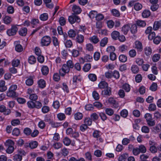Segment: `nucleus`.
<instances>
[{
    "label": "nucleus",
    "instance_id": "680f3d73",
    "mask_svg": "<svg viewBox=\"0 0 161 161\" xmlns=\"http://www.w3.org/2000/svg\"><path fill=\"white\" fill-rule=\"evenodd\" d=\"M107 26L109 28H112L114 25V22L111 20H109L107 22Z\"/></svg>",
    "mask_w": 161,
    "mask_h": 161
},
{
    "label": "nucleus",
    "instance_id": "39448f33",
    "mask_svg": "<svg viewBox=\"0 0 161 161\" xmlns=\"http://www.w3.org/2000/svg\"><path fill=\"white\" fill-rule=\"evenodd\" d=\"M69 69L66 64H63L59 70V73L60 76H64L69 71Z\"/></svg>",
    "mask_w": 161,
    "mask_h": 161
},
{
    "label": "nucleus",
    "instance_id": "f3484780",
    "mask_svg": "<svg viewBox=\"0 0 161 161\" xmlns=\"http://www.w3.org/2000/svg\"><path fill=\"white\" fill-rule=\"evenodd\" d=\"M130 29V26L128 25H124L122 28V31L124 34H126Z\"/></svg>",
    "mask_w": 161,
    "mask_h": 161
},
{
    "label": "nucleus",
    "instance_id": "a18cd8bd",
    "mask_svg": "<svg viewBox=\"0 0 161 161\" xmlns=\"http://www.w3.org/2000/svg\"><path fill=\"white\" fill-rule=\"evenodd\" d=\"M115 50V48L114 46H110L107 47L106 51L108 53H114Z\"/></svg>",
    "mask_w": 161,
    "mask_h": 161
},
{
    "label": "nucleus",
    "instance_id": "3c124183",
    "mask_svg": "<svg viewBox=\"0 0 161 161\" xmlns=\"http://www.w3.org/2000/svg\"><path fill=\"white\" fill-rule=\"evenodd\" d=\"M105 111L106 114L109 116L112 115L114 113L113 110L110 108H106Z\"/></svg>",
    "mask_w": 161,
    "mask_h": 161
},
{
    "label": "nucleus",
    "instance_id": "58836bf2",
    "mask_svg": "<svg viewBox=\"0 0 161 161\" xmlns=\"http://www.w3.org/2000/svg\"><path fill=\"white\" fill-rule=\"evenodd\" d=\"M27 33V29L25 27L21 28L19 31V35L22 36H25Z\"/></svg>",
    "mask_w": 161,
    "mask_h": 161
},
{
    "label": "nucleus",
    "instance_id": "6e6d98bb",
    "mask_svg": "<svg viewBox=\"0 0 161 161\" xmlns=\"http://www.w3.org/2000/svg\"><path fill=\"white\" fill-rule=\"evenodd\" d=\"M154 43L156 44H159L161 40V38L159 36H157L153 39Z\"/></svg>",
    "mask_w": 161,
    "mask_h": 161
},
{
    "label": "nucleus",
    "instance_id": "f257e3e1",
    "mask_svg": "<svg viewBox=\"0 0 161 161\" xmlns=\"http://www.w3.org/2000/svg\"><path fill=\"white\" fill-rule=\"evenodd\" d=\"M17 88V86L16 85H11L7 92V96L9 97H15L17 95L15 91Z\"/></svg>",
    "mask_w": 161,
    "mask_h": 161
},
{
    "label": "nucleus",
    "instance_id": "ea45409f",
    "mask_svg": "<svg viewBox=\"0 0 161 161\" xmlns=\"http://www.w3.org/2000/svg\"><path fill=\"white\" fill-rule=\"evenodd\" d=\"M14 142L12 140L8 139L6 141L5 143V145L7 147L13 146H14Z\"/></svg>",
    "mask_w": 161,
    "mask_h": 161
},
{
    "label": "nucleus",
    "instance_id": "72a5a7b5",
    "mask_svg": "<svg viewBox=\"0 0 161 161\" xmlns=\"http://www.w3.org/2000/svg\"><path fill=\"white\" fill-rule=\"evenodd\" d=\"M108 42V38L107 37H104L100 41V45L101 47H104Z\"/></svg>",
    "mask_w": 161,
    "mask_h": 161
},
{
    "label": "nucleus",
    "instance_id": "6ab92c4d",
    "mask_svg": "<svg viewBox=\"0 0 161 161\" xmlns=\"http://www.w3.org/2000/svg\"><path fill=\"white\" fill-rule=\"evenodd\" d=\"M38 86L42 88H43L46 86V82L43 79H40L37 82Z\"/></svg>",
    "mask_w": 161,
    "mask_h": 161
},
{
    "label": "nucleus",
    "instance_id": "13d9d810",
    "mask_svg": "<svg viewBox=\"0 0 161 161\" xmlns=\"http://www.w3.org/2000/svg\"><path fill=\"white\" fill-rule=\"evenodd\" d=\"M123 88L126 92H129L130 90V86L128 84H125L123 86Z\"/></svg>",
    "mask_w": 161,
    "mask_h": 161
},
{
    "label": "nucleus",
    "instance_id": "9b49d317",
    "mask_svg": "<svg viewBox=\"0 0 161 161\" xmlns=\"http://www.w3.org/2000/svg\"><path fill=\"white\" fill-rule=\"evenodd\" d=\"M72 10L73 12L76 14H79L81 11L80 8L79 6L75 5H73Z\"/></svg>",
    "mask_w": 161,
    "mask_h": 161
},
{
    "label": "nucleus",
    "instance_id": "de8ad7c7",
    "mask_svg": "<svg viewBox=\"0 0 161 161\" xmlns=\"http://www.w3.org/2000/svg\"><path fill=\"white\" fill-rule=\"evenodd\" d=\"M88 77L90 80L92 81H95L97 79V76L95 74H90L88 75Z\"/></svg>",
    "mask_w": 161,
    "mask_h": 161
},
{
    "label": "nucleus",
    "instance_id": "cd10ccee",
    "mask_svg": "<svg viewBox=\"0 0 161 161\" xmlns=\"http://www.w3.org/2000/svg\"><path fill=\"white\" fill-rule=\"evenodd\" d=\"M61 87L63 90L64 92L67 93H68L69 92L68 87L66 83H62L61 86Z\"/></svg>",
    "mask_w": 161,
    "mask_h": 161
},
{
    "label": "nucleus",
    "instance_id": "49530a36",
    "mask_svg": "<svg viewBox=\"0 0 161 161\" xmlns=\"http://www.w3.org/2000/svg\"><path fill=\"white\" fill-rule=\"evenodd\" d=\"M142 5L138 3H136L134 6L135 9L136 11L140 10L142 8Z\"/></svg>",
    "mask_w": 161,
    "mask_h": 161
},
{
    "label": "nucleus",
    "instance_id": "2eb2a0df",
    "mask_svg": "<svg viewBox=\"0 0 161 161\" xmlns=\"http://www.w3.org/2000/svg\"><path fill=\"white\" fill-rule=\"evenodd\" d=\"M3 22L6 24H10L12 21L11 18L8 16H6L3 17Z\"/></svg>",
    "mask_w": 161,
    "mask_h": 161
},
{
    "label": "nucleus",
    "instance_id": "7ed1b4c3",
    "mask_svg": "<svg viewBox=\"0 0 161 161\" xmlns=\"http://www.w3.org/2000/svg\"><path fill=\"white\" fill-rule=\"evenodd\" d=\"M79 61L80 64H83L85 62H91L92 60V57L88 54L85 55L84 58L80 57L79 59Z\"/></svg>",
    "mask_w": 161,
    "mask_h": 161
},
{
    "label": "nucleus",
    "instance_id": "774afa93",
    "mask_svg": "<svg viewBox=\"0 0 161 161\" xmlns=\"http://www.w3.org/2000/svg\"><path fill=\"white\" fill-rule=\"evenodd\" d=\"M130 31L132 33L135 34L137 31V27L135 25H132L131 27L130 28Z\"/></svg>",
    "mask_w": 161,
    "mask_h": 161
},
{
    "label": "nucleus",
    "instance_id": "f8f14e48",
    "mask_svg": "<svg viewBox=\"0 0 161 161\" xmlns=\"http://www.w3.org/2000/svg\"><path fill=\"white\" fill-rule=\"evenodd\" d=\"M76 42L80 44H81L83 43L84 41V36L82 35L78 34L76 36Z\"/></svg>",
    "mask_w": 161,
    "mask_h": 161
},
{
    "label": "nucleus",
    "instance_id": "412c9836",
    "mask_svg": "<svg viewBox=\"0 0 161 161\" xmlns=\"http://www.w3.org/2000/svg\"><path fill=\"white\" fill-rule=\"evenodd\" d=\"M120 35L119 33L117 31H114L111 33L112 38L115 40H117Z\"/></svg>",
    "mask_w": 161,
    "mask_h": 161
},
{
    "label": "nucleus",
    "instance_id": "4c0bfd02",
    "mask_svg": "<svg viewBox=\"0 0 161 161\" xmlns=\"http://www.w3.org/2000/svg\"><path fill=\"white\" fill-rule=\"evenodd\" d=\"M86 49L89 51H93L94 49L93 46L90 43L86 44Z\"/></svg>",
    "mask_w": 161,
    "mask_h": 161
},
{
    "label": "nucleus",
    "instance_id": "0eeeda50",
    "mask_svg": "<svg viewBox=\"0 0 161 161\" xmlns=\"http://www.w3.org/2000/svg\"><path fill=\"white\" fill-rule=\"evenodd\" d=\"M18 28L16 26H12L11 29L7 31V34L9 36H13L15 35L18 31Z\"/></svg>",
    "mask_w": 161,
    "mask_h": 161
},
{
    "label": "nucleus",
    "instance_id": "bb28decb",
    "mask_svg": "<svg viewBox=\"0 0 161 161\" xmlns=\"http://www.w3.org/2000/svg\"><path fill=\"white\" fill-rule=\"evenodd\" d=\"M74 117L75 120H80L83 118V114L80 112H77L74 114Z\"/></svg>",
    "mask_w": 161,
    "mask_h": 161
},
{
    "label": "nucleus",
    "instance_id": "b1692460",
    "mask_svg": "<svg viewBox=\"0 0 161 161\" xmlns=\"http://www.w3.org/2000/svg\"><path fill=\"white\" fill-rule=\"evenodd\" d=\"M107 83L105 81H101L98 85V87L100 89H103L108 87Z\"/></svg>",
    "mask_w": 161,
    "mask_h": 161
},
{
    "label": "nucleus",
    "instance_id": "5701e85b",
    "mask_svg": "<svg viewBox=\"0 0 161 161\" xmlns=\"http://www.w3.org/2000/svg\"><path fill=\"white\" fill-rule=\"evenodd\" d=\"M41 71L43 75H47L49 72V69L46 66H43L41 68Z\"/></svg>",
    "mask_w": 161,
    "mask_h": 161
},
{
    "label": "nucleus",
    "instance_id": "1a4fd4ad",
    "mask_svg": "<svg viewBox=\"0 0 161 161\" xmlns=\"http://www.w3.org/2000/svg\"><path fill=\"white\" fill-rule=\"evenodd\" d=\"M15 46V50L18 52H22L23 50V48L22 46L19 44V42L18 41H15L14 42Z\"/></svg>",
    "mask_w": 161,
    "mask_h": 161
},
{
    "label": "nucleus",
    "instance_id": "4d7b16f0",
    "mask_svg": "<svg viewBox=\"0 0 161 161\" xmlns=\"http://www.w3.org/2000/svg\"><path fill=\"white\" fill-rule=\"evenodd\" d=\"M66 64V66L69 68V69L71 68H72L74 66V64L72 62V61L71 60H69L67 61Z\"/></svg>",
    "mask_w": 161,
    "mask_h": 161
},
{
    "label": "nucleus",
    "instance_id": "c756f323",
    "mask_svg": "<svg viewBox=\"0 0 161 161\" xmlns=\"http://www.w3.org/2000/svg\"><path fill=\"white\" fill-rule=\"evenodd\" d=\"M28 61L29 64H33L36 62V59L34 56L31 55L28 58Z\"/></svg>",
    "mask_w": 161,
    "mask_h": 161
},
{
    "label": "nucleus",
    "instance_id": "8fccbe9b",
    "mask_svg": "<svg viewBox=\"0 0 161 161\" xmlns=\"http://www.w3.org/2000/svg\"><path fill=\"white\" fill-rule=\"evenodd\" d=\"M119 60L122 62H125L127 60L126 56L123 54L120 55L119 56Z\"/></svg>",
    "mask_w": 161,
    "mask_h": 161
},
{
    "label": "nucleus",
    "instance_id": "4be33fe9",
    "mask_svg": "<svg viewBox=\"0 0 161 161\" xmlns=\"http://www.w3.org/2000/svg\"><path fill=\"white\" fill-rule=\"evenodd\" d=\"M89 40L90 42L94 44L97 43L99 41V39L97 36L95 35L90 37Z\"/></svg>",
    "mask_w": 161,
    "mask_h": 161
},
{
    "label": "nucleus",
    "instance_id": "864d4df0",
    "mask_svg": "<svg viewBox=\"0 0 161 161\" xmlns=\"http://www.w3.org/2000/svg\"><path fill=\"white\" fill-rule=\"evenodd\" d=\"M129 54L130 57L134 58L136 55V51L134 49H131L129 51Z\"/></svg>",
    "mask_w": 161,
    "mask_h": 161
},
{
    "label": "nucleus",
    "instance_id": "09e8293b",
    "mask_svg": "<svg viewBox=\"0 0 161 161\" xmlns=\"http://www.w3.org/2000/svg\"><path fill=\"white\" fill-rule=\"evenodd\" d=\"M120 114L122 117L124 118L126 117L128 115L127 110L126 109L122 110L120 112Z\"/></svg>",
    "mask_w": 161,
    "mask_h": 161
},
{
    "label": "nucleus",
    "instance_id": "e2e57ef3",
    "mask_svg": "<svg viewBox=\"0 0 161 161\" xmlns=\"http://www.w3.org/2000/svg\"><path fill=\"white\" fill-rule=\"evenodd\" d=\"M136 62L138 65H142L144 63V60L143 58H137L136 59Z\"/></svg>",
    "mask_w": 161,
    "mask_h": 161
},
{
    "label": "nucleus",
    "instance_id": "aec40b11",
    "mask_svg": "<svg viewBox=\"0 0 161 161\" xmlns=\"http://www.w3.org/2000/svg\"><path fill=\"white\" fill-rule=\"evenodd\" d=\"M160 28H161V21H155L153 25V30H157Z\"/></svg>",
    "mask_w": 161,
    "mask_h": 161
},
{
    "label": "nucleus",
    "instance_id": "393cba45",
    "mask_svg": "<svg viewBox=\"0 0 161 161\" xmlns=\"http://www.w3.org/2000/svg\"><path fill=\"white\" fill-rule=\"evenodd\" d=\"M128 157V155L126 153L123 154L119 157V161H125Z\"/></svg>",
    "mask_w": 161,
    "mask_h": 161
},
{
    "label": "nucleus",
    "instance_id": "20e7f679",
    "mask_svg": "<svg viewBox=\"0 0 161 161\" xmlns=\"http://www.w3.org/2000/svg\"><path fill=\"white\" fill-rule=\"evenodd\" d=\"M51 42V39L50 37L48 36H43L41 39V44L42 46H47Z\"/></svg>",
    "mask_w": 161,
    "mask_h": 161
},
{
    "label": "nucleus",
    "instance_id": "e433bc0d",
    "mask_svg": "<svg viewBox=\"0 0 161 161\" xmlns=\"http://www.w3.org/2000/svg\"><path fill=\"white\" fill-rule=\"evenodd\" d=\"M71 53L72 56L74 57H77L80 55L79 51L75 49L72 50L71 51Z\"/></svg>",
    "mask_w": 161,
    "mask_h": 161
},
{
    "label": "nucleus",
    "instance_id": "423d86ee",
    "mask_svg": "<svg viewBox=\"0 0 161 161\" xmlns=\"http://www.w3.org/2000/svg\"><path fill=\"white\" fill-rule=\"evenodd\" d=\"M68 20L71 24H73L75 22L79 23L80 21V19L77 15L73 14L69 16Z\"/></svg>",
    "mask_w": 161,
    "mask_h": 161
},
{
    "label": "nucleus",
    "instance_id": "c03bdc74",
    "mask_svg": "<svg viewBox=\"0 0 161 161\" xmlns=\"http://www.w3.org/2000/svg\"><path fill=\"white\" fill-rule=\"evenodd\" d=\"M91 68V65L90 64H85L83 68V70L86 72L88 71Z\"/></svg>",
    "mask_w": 161,
    "mask_h": 161
},
{
    "label": "nucleus",
    "instance_id": "603ef678",
    "mask_svg": "<svg viewBox=\"0 0 161 161\" xmlns=\"http://www.w3.org/2000/svg\"><path fill=\"white\" fill-rule=\"evenodd\" d=\"M131 70L133 73L136 74L138 72L139 69L137 65H133L131 67Z\"/></svg>",
    "mask_w": 161,
    "mask_h": 161
},
{
    "label": "nucleus",
    "instance_id": "dca6fc26",
    "mask_svg": "<svg viewBox=\"0 0 161 161\" xmlns=\"http://www.w3.org/2000/svg\"><path fill=\"white\" fill-rule=\"evenodd\" d=\"M81 79L82 78L81 76L79 75L78 76H74L73 78V83L74 84L76 85V84L79 81H80L81 80Z\"/></svg>",
    "mask_w": 161,
    "mask_h": 161
},
{
    "label": "nucleus",
    "instance_id": "c85d7f7f",
    "mask_svg": "<svg viewBox=\"0 0 161 161\" xmlns=\"http://www.w3.org/2000/svg\"><path fill=\"white\" fill-rule=\"evenodd\" d=\"M160 55L158 54H154L152 57V60L153 62H156L158 61L160 58Z\"/></svg>",
    "mask_w": 161,
    "mask_h": 161
},
{
    "label": "nucleus",
    "instance_id": "ddd939ff",
    "mask_svg": "<svg viewBox=\"0 0 161 161\" xmlns=\"http://www.w3.org/2000/svg\"><path fill=\"white\" fill-rule=\"evenodd\" d=\"M111 88L107 87L105 89L102 91V94L103 95L109 96L111 94Z\"/></svg>",
    "mask_w": 161,
    "mask_h": 161
},
{
    "label": "nucleus",
    "instance_id": "2f4dec72",
    "mask_svg": "<svg viewBox=\"0 0 161 161\" xmlns=\"http://www.w3.org/2000/svg\"><path fill=\"white\" fill-rule=\"evenodd\" d=\"M63 142L65 146H68L70 144L71 141L68 137H66L64 138Z\"/></svg>",
    "mask_w": 161,
    "mask_h": 161
},
{
    "label": "nucleus",
    "instance_id": "0e129e2a",
    "mask_svg": "<svg viewBox=\"0 0 161 161\" xmlns=\"http://www.w3.org/2000/svg\"><path fill=\"white\" fill-rule=\"evenodd\" d=\"M45 123L43 120H41L38 123V126L41 129H44L45 127Z\"/></svg>",
    "mask_w": 161,
    "mask_h": 161
},
{
    "label": "nucleus",
    "instance_id": "7c9ffc66",
    "mask_svg": "<svg viewBox=\"0 0 161 161\" xmlns=\"http://www.w3.org/2000/svg\"><path fill=\"white\" fill-rule=\"evenodd\" d=\"M104 18V16L103 14L97 13L96 20L97 21H101L103 20Z\"/></svg>",
    "mask_w": 161,
    "mask_h": 161
},
{
    "label": "nucleus",
    "instance_id": "5fc2aeb1",
    "mask_svg": "<svg viewBox=\"0 0 161 161\" xmlns=\"http://www.w3.org/2000/svg\"><path fill=\"white\" fill-rule=\"evenodd\" d=\"M137 25L140 27H144L146 25L145 21L141 20H138L136 21Z\"/></svg>",
    "mask_w": 161,
    "mask_h": 161
},
{
    "label": "nucleus",
    "instance_id": "6e6552de",
    "mask_svg": "<svg viewBox=\"0 0 161 161\" xmlns=\"http://www.w3.org/2000/svg\"><path fill=\"white\" fill-rule=\"evenodd\" d=\"M134 47L135 48L139 51H141L143 48L142 43L138 41H136L135 42Z\"/></svg>",
    "mask_w": 161,
    "mask_h": 161
},
{
    "label": "nucleus",
    "instance_id": "473e14b6",
    "mask_svg": "<svg viewBox=\"0 0 161 161\" xmlns=\"http://www.w3.org/2000/svg\"><path fill=\"white\" fill-rule=\"evenodd\" d=\"M30 147L31 149L36 148L38 145V143L36 141H32L29 144Z\"/></svg>",
    "mask_w": 161,
    "mask_h": 161
},
{
    "label": "nucleus",
    "instance_id": "a878e982",
    "mask_svg": "<svg viewBox=\"0 0 161 161\" xmlns=\"http://www.w3.org/2000/svg\"><path fill=\"white\" fill-rule=\"evenodd\" d=\"M150 12L148 10H144L142 13V16L144 18H147L150 16Z\"/></svg>",
    "mask_w": 161,
    "mask_h": 161
},
{
    "label": "nucleus",
    "instance_id": "f704fd0d",
    "mask_svg": "<svg viewBox=\"0 0 161 161\" xmlns=\"http://www.w3.org/2000/svg\"><path fill=\"white\" fill-rule=\"evenodd\" d=\"M97 12L96 11H92L90 12L88 16L91 19L96 18Z\"/></svg>",
    "mask_w": 161,
    "mask_h": 161
},
{
    "label": "nucleus",
    "instance_id": "c9c22d12",
    "mask_svg": "<svg viewBox=\"0 0 161 161\" xmlns=\"http://www.w3.org/2000/svg\"><path fill=\"white\" fill-rule=\"evenodd\" d=\"M111 12L112 15L115 17H119L120 15L119 11L115 9H112Z\"/></svg>",
    "mask_w": 161,
    "mask_h": 161
},
{
    "label": "nucleus",
    "instance_id": "79ce46f5",
    "mask_svg": "<svg viewBox=\"0 0 161 161\" xmlns=\"http://www.w3.org/2000/svg\"><path fill=\"white\" fill-rule=\"evenodd\" d=\"M33 80L32 78L30 77L25 81V83L27 86H31L33 84Z\"/></svg>",
    "mask_w": 161,
    "mask_h": 161
},
{
    "label": "nucleus",
    "instance_id": "bf43d9fd",
    "mask_svg": "<svg viewBox=\"0 0 161 161\" xmlns=\"http://www.w3.org/2000/svg\"><path fill=\"white\" fill-rule=\"evenodd\" d=\"M148 108L150 111H153L156 109V106L155 104L151 103L149 105Z\"/></svg>",
    "mask_w": 161,
    "mask_h": 161
},
{
    "label": "nucleus",
    "instance_id": "4468645a",
    "mask_svg": "<svg viewBox=\"0 0 161 161\" xmlns=\"http://www.w3.org/2000/svg\"><path fill=\"white\" fill-rule=\"evenodd\" d=\"M5 82L4 80H0V91L3 92L7 89V86H5Z\"/></svg>",
    "mask_w": 161,
    "mask_h": 161
},
{
    "label": "nucleus",
    "instance_id": "338daca9",
    "mask_svg": "<svg viewBox=\"0 0 161 161\" xmlns=\"http://www.w3.org/2000/svg\"><path fill=\"white\" fill-rule=\"evenodd\" d=\"M39 21L37 19H33L31 21V23L33 25V27H34L35 26L39 24Z\"/></svg>",
    "mask_w": 161,
    "mask_h": 161
},
{
    "label": "nucleus",
    "instance_id": "a19ab883",
    "mask_svg": "<svg viewBox=\"0 0 161 161\" xmlns=\"http://www.w3.org/2000/svg\"><path fill=\"white\" fill-rule=\"evenodd\" d=\"M154 118L156 119H159L161 118V111L160 110H158L155 111L154 113Z\"/></svg>",
    "mask_w": 161,
    "mask_h": 161
},
{
    "label": "nucleus",
    "instance_id": "052dcab7",
    "mask_svg": "<svg viewBox=\"0 0 161 161\" xmlns=\"http://www.w3.org/2000/svg\"><path fill=\"white\" fill-rule=\"evenodd\" d=\"M113 76L116 79H118L120 77V74L119 72L117 70H115L112 72Z\"/></svg>",
    "mask_w": 161,
    "mask_h": 161
},
{
    "label": "nucleus",
    "instance_id": "69168bd1",
    "mask_svg": "<svg viewBox=\"0 0 161 161\" xmlns=\"http://www.w3.org/2000/svg\"><path fill=\"white\" fill-rule=\"evenodd\" d=\"M140 152L142 153H145L146 152V148L145 146L143 145H141L139 146L138 148Z\"/></svg>",
    "mask_w": 161,
    "mask_h": 161
},
{
    "label": "nucleus",
    "instance_id": "9d476101",
    "mask_svg": "<svg viewBox=\"0 0 161 161\" xmlns=\"http://www.w3.org/2000/svg\"><path fill=\"white\" fill-rule=\"evenodd\" d=\"M144 51L145 54L147 56H149L151 55L152 52L151 48L148 46H147L144 48Z\"/></svg>",
    "mask_w": 161,
    "mask_h": 161
},
{
    "label": "nucleus",
    "instance_id": "37998d69",
    "mask_svg": "<svg viewBox=\"0 0 161 161\" xmlns=\"http://www.w3.org/2000/svg\"><path fill=\"white\" fill-rule=\"evenodd\" d=\"M92 119L89 118H86L84 119V123L87 126H90L92 124Z\"/></svg>",
    "mask_w": 161,
    "mask_h": 161
},
{
    "label": "nucleus",
    "instance_id": "a211bd4d",
    "mask_svg": "<svg viewBox=\"0 0 161 161\" xmlns=\"http://www.w3.org/2000/svg\"><path fill=\"white\" fill-rule=\"evenodd\" d=\"M48 18V14L47 13H44L41 14L39 17L40 19L42 21L47 20Z\"/></svg>",
    "mask_w": 161,
    "mask_h": 161
},
{
    "label": "nucleus",
    "instance_id": "f03ea898",
    "mask_svg": "<svg viewBox=\"0 0 161 161\" xmlns=\"http://www.w3.org/2000/svg\"><path fill=\"white\" fill-rule=\"evenodd\" d=\"M25 152L23 150H18V153L13 156V160L14 161H21L22 159V156L25 155Z\"/></svg>",
    "mask_w": 161,
    "mask_h": 161
}]
</instances>
